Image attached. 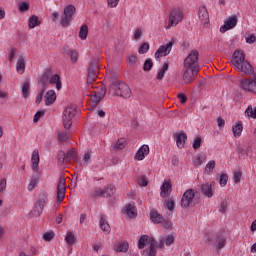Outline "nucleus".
Returning <instances> with one entry per match:
<instances>
[{
  "label": "nucleus",
  "mask_w": 256,
  "mask_h": 256,
  "mask_svg": "<svg viewBox=\"0 0 256 256\" xmlns=\"http://www.w3.org/2000/svg\"><path fill=\"white\" fill-rule=\"evenodd\" d=\"M118 73L108 70L106 81L109 85V92H112L114 96L121 97L124 99L131 98L132 91L128 84L123 81L117 80Z\"/></svg>",
  "instance_id": "f257e3e1"
},
{
  "label": "nucleus",
  "mask_w": 256,
  "mask_h": 256,
  "mask_svg": "<svg viewBox=\"0 0 256 256\" xmlns=\"http://www.w3.org/2000/svg\"><path fill=\"white\" fill-rule=\"evenodd\" d=\"M231 63L235 70L242 72L245 75H251L254 73V67L248 61H246L245 53L241 50H236L233 53Z\"/></svg>",
  "instance_id": "f03ea898"
},
{
  "label": "nucleus",
  "mask_w": 256,
  "mask_h": 256,
  "mask_svg": "<svg viewBox=\"0 0 256 256\" xmlns=\"http://www.w3.org/2000/svg\"><path fill=\"white\" fill-rule=\"evenodd\" d=\"M226 238L218 236V234H208L205 239V244L212 248L215 254H219L220 251L226 246Z\"/></svg>",
  "instance_id": "7ed1b4c3"
},
{
  "label": "nucleus",
  "mask_w": 256,
  "mask_h": 256,
  "mask_svg": "<svg viewBox=\"0 0 256 256\" xmlns=\"http://www.w3.org/2000/svg\"><path fill=\"white\" fill-rule=\"evenodd\" d=\"M149 245V248L146 249L147 256H156V242L154 238H149V236H146V234H143L140 236L138 240V249L142 250L145 249V247Z\"/></svg>",
  "instance_id": "20e7f679"
},
{
  "label": "nucleus",
  "mask_w": 256,
  "mask_h": 256,
  "mask_svg": "<svg viewBox=\"0 0 256 256\" xmlns=\"http://www.w3.org/2000/svg\"><path fill=\"white\" fill-rule=\"evenodd\" d=\"M49 194L46 191H42L38 199L34 203L30 215L32 217H39L43 213L46 203L48 202Z\"/></svg>",
  "instance_id": "39448f33"
},
{
  "label": "nucleus",
  "mask_w": 256,
  "mask_h": 256,
  "mask_svg": "<svg viewBox=\"0 0 256 256\" xmlns=\"http://www.w3.org/2000/svg\"><path fill=\"white\" fill-rule=\"evenodd\" d=\"M196 194L197 191L195 189L186 190L181 198V207L185 209L195 207L198 204Z\"/></svg>",
  "instance_id": "423d86ee"
},
{
  "label": "nucleus",
  "mask_w": 256,
  "mask_h": 256,
  "mask_svg": "<svg viewBox=\"0 0 256 256\" xmlns=\"http://www.w3.org/2000/svg\"><path fill=\"white\" fill-rule=\"evenodd\" d=\"M77 113V106L75 104H69L63 111L62 124L64 129H70L72 126V120Z\"/></svg>",
  "instance_id": "0eeeda50"
},
{
  "label": "nucleus",
  "mask_w": 256,
  "mask_h": 256,
  "mask_svg": "<svg viewBox=\"0 0 256 256\" xmlns=\"http://www.w3.org/2000/svg\"><path fill=\"white\" fill-rule=\"evenodd\" d=\"M184 20V13L180 8H174L170 11L168 17V23L166 29L169 30L171 28L177 27Z\"/></svg>",
  "instance_id": "6e6552de"
},
{
  "label": "nucleus",
  "mask_w": 256,
  "mask_h": 256,
  "mask_svg": "<svg viewBox=\"0 0 256 256\" xmlns=\"http://www.w3.org/2000/svg\"><path fill=\"white\" fill-rule=\"evenodd\" d=\"M174 44L175 41L171 39L166 44L160 45L154 54L155 59L159 61L161 58L169 56Z\"/></svg>",
  "instance_id": "1a4fd4ad"
},
{
  "label": "nucleus",
  "mask_w": 256,
  "mask_h": 256,
  "mask_svg": "<svg viewBox=\"0 0 256 256\" xmlns=\"http://www.w3.org/2000/svg\"><path fill=\"white\" fill-rule=\"evenodd\" d=\"M239 84L243 91L256 95V76L242 78L239 80Z\"/></svg>",
  "instance_id": "9d476101"
},
{
  "label": "nucleus",
  "mask_w": 256,
  "mask_h": 256,
  "mask_svg": "<svg viewBox=\"0 0 256 256\" xmlns=\"http://www.w3.org/2000/svg\"><path fill=\"white\" fill-rule=\"evenodd\" d=\"M199 53L198 51H192L189 55L184 59V68L188 69H200L198 65Z\"/></svg>",
  "instance_id": "9b49d317"
},
{
  "label": "nucleus",
  "mask_w": 256,
  "mask_h": 256,
  "mask_svg": "<svg viewBox=\"0 0 256 256\" xmlns=\"http://www.w3.org/2000/svg\"><path fill=\"white\" fill-rule=\"evenodd\" d=\"M238 24V17L236 15L228 17L222 26H220L219 31L222 34L233 30Z\"/></svg>",
  "instance_id": "f8f14e48"
},
{
  "label": "nucleus",
  "mask_w": 256,
  "mask_h": 256,
  "mask_svg": "<svg viewBox=\"0 0 256 256\" xmlns=\"http://www.w3.org/2000/svg\"><path fill=\"white\" fill-rule=\"evenodd\" d=\"M200 69L184 67L183 81L185 84H191L199 75Z\"/></svg>",
  "instance_id": "ddd939ff"
},
{
  "label": "nucleus",
  "mask_w": 256,
  "mask_h": 256,
  "mask_svg": "<svg viewBox=\"0 0 256 256\" xmlns=\"http://www.w3.org/2000/svg\"><path fill=\"white\" fill-rule=\"evenodd\" d=\"M198 17L201 23L203 24L204 27H208L210 23V16L208 9L205 5H202L198 8Z\"/></svg>",
  "instance_id": "4468645a"
},
{
  "label": "nucleus",
  "mask_w": 256,
  "mask_h": 256,
  "mask_svg": "<svg viewBox=\"0 0 256 256\" xmlns=\"http://www.w3.org/2000/svg\"><path fill=\"white\" fill-rule=\"evenodd\" d=\"M150 154V147L147 144L141 145L134 155L135 161H143Z\"/></svg>",
  "instance_id": "2eb2a0df"
},
{
  "label": "nucleus",
  "mask_w": 256,
  "mask_h": 256,
  "mask_svg": "<svg viewBox=\"0 0 256 256\" xmlns=\"http://www.w3.org/2000/svg\"><path fill=\"white\" fill-rule=\"evenodd\" d=\"M66 188H67L66 181L64 178H61L57 185V202L58 203H62L64 201Z\"/></svg>",
  "instance_id": "dca6fc26"
},
{
  "label": "nucleus",
  "mask_w": 256,
  "mask_h": 256,
  "mask_svg": "<svg viewBox=\"0 0 256 256\" xmlns=\"http://www.w3.org/2000/svg\"><path fill=\"white\" fill-rule=\"evenodd\" d=\"M30 162H31L32 171L38 172L39 164H40V155H39V150L37 148L32 150Z\"/></svg>",
  "instance_id": "f3484780"
},
{
  "label": "nucleus",
  "mask_w": 256,
  "mask_h": 256,
  "mask_svg": "<svg viewBox=\"0 0 256 256\" xmlns=\"http://www.w3.org/2000/svg\"><path fill=\"white\" fill-rule=\"evenodd\" d=\"M175 243V236L173 234H167L166 236H161L159 240L158 247L160 249H164L166 247H170Z\"/></svg>",
  "instance_id": "a211bd4d"
},
{
  "label": "nucleus",
  "mask_w": 256,
  "mask_h": 256,
  "mask_svg": "<svg viewBox=\"0 0 256 256\" xmlns=\"http://www.w3.org/2000/svg\"><path fill=\"white\" fill-rule=\"evenodd\" d=\"M176 145L179 149H183L186 145L188 136L187 133L184 131L176 132L175 135Z\"/></svg>",
  "instance_id": "6ab92c4d"
},
{
  "label": "nucleus",
  "mask_w": 256,
  "mask_h": 256,
  "mask_svg": "<svg viewBox=\"0 0 256 256\" xmlns=\"http://www.w3.org/2000/svg\"><path fill=\"white\" fill-rule=\"evenodd\" d=\"M123 214H125L129 218L137 217V208L135 206V202H131L125 205L123 208Z\"/></svg>",
  "instance_id": "aec40b11"
},
{
  "label": "nucleus",
  "mask_w": 256,
  "mask_h": 256,
  "mask_svg": "<svg viewBox=\"0 0 256 256\" xmlns=\"http://www.w3.org/2000/svg\"><path fill=\"white\" fill-rule=\"evenodd\" d=\"M56 100H57V94H56L55 90L50 89L45 93V96H44L45 106L53 105Z\"/></svg>",
  "instance_id": "412c9836"
},
{
  "label": "nucleus",
  "mask_w": 256,
  "mask_h": 256,
  "mask_svg": "<svg viewBox=\"0 0 256 256\" xmlns=\"http://www.w3.org/2000/svg\"><path fill=\"white\" fill-rule=\"evenodd\" d=\"M217 167V162L215 159H210L206 164L203 169V173L207 176H211L214 174V171Z\"/></svg>",
  "instance_id": "4be33fe9"
},
{
  "label": "nucleus",
  "mask_w": 256,
  "mask_h": 256,
  "mask_svg": "<svg viewBox=\"0 0 256 256\" xmlns=\"http://www.w3.org/2000/svg\"><path fill=\"white\" fill-rule=\"evenodd\" d=\"M161 192H160V196L162 198H167L171 195L172 192V184L170 181H164L163 184L160 187Z\"/></svg>",
  "instance_id": "5701e85b"
},
{
  "label": "nucleus",
  "mask_w": 256,
  "mask_h": 256,
  "mask_svg": "<svg viewBox=\"0 0 256 256\" xmlns=\"http://www.w3.org/2000/svg\"><path fill=\"white\" fill-rule=\"evenodd\" d=\"M16 72L20 75L25 73L26 70V60L23 56H19L16 62Z\"/></svg>",
  "instance_id": "b1692460"
},
{
  "label": "nucleus",
  "mask_w": 256,
  "mask_h": 256,
  "mask_svg": "<svg viewBox=\"0 0 256 256\" xmlns=\"http://www.w3.org/2000/svg\"><path fill=\"white\" fill-rule=\"evenodd\" d=\"M201 191L207 198H212L214 196L212 184L209 182L203 183L201 185Z\"/></svg>",
  "instance_id": "393cba45"
},
{
  "label": "nucleus",
  "mask_w": 256,
  "mask_h": 256,
  "mask_svg": "<svg viewBox=\"0 0 256 256\" xmlns=\"http://www.w3.org/2000/svg\"><path fill=\"white\" fill-rule=\"evenodd\" d=\"M92 155H93V151L92 150H85L81 159L80 164L82 166H87L92 162Z\"/></svg>",
  "instance_id": "a878e982"
},
{
  "label": "nucleus",
  "mask_w": 256,
  "mask_h": 256,
  "mask_svg": "<svg viewBox=\"0 0 256 256\" xmlns=\"http://www.w3.org/2000/svg\"><path fill=\"white\" fill-rule=\"evenodd\" d=\"M49 84L55 85V88L57 91H60L62 89V81L58 74H53L49 78Z\"/></svg>",
  "instance_id": "bb28decb"
},
{
  "label": "nucleus",
  "mask_w": 256,
  "mask_h": 256,
  "mask_svg": "<svg viewBox=\"0 0 256 256\" xmlns=\"http://www.w3.org/2000/svg\"><path fill=\"white\" fill-rule=\"evenodd\" d=\"M65 55L69 57L70 62L72 64H76L78 62V60H79V54L74 49H67V50H65Z\"/></svg>",
  "instance_id": "cd10ccee"
},
{
  "label": "nucleus",
  "mask_w": 256,
  "mask_h": 256,
  "mask_svg": "<svg viewBox=\"0 0 256 256\" xmlns=\"http://www.w3.org/2000/svg\"><path fill=\"white\" fill-rule=\"evenodd\" d=\"M73 18L71 16L63 13L61 18H60V25L62 28H68L71 26Z\"/></svg>",
  "instance_id": "c85d7f7f"
},
{
  "label": "nucleus",
  "mask_w": 256,
  "mask_h": 256,
  "mask_svg": "<svg viewBox=\"0 0 256 256\" xmlns=\"http://www.w3.org/2000/svg\"><path fill=\"white\" fill-rule=\"evenodd\" d=\"M150 219L154 224H161L164 221V217L157 211L150 212Z\"/></svg>",
  "instance_id": "c756f323"
},
{
  "label": "nucleus",
  "mask_w": 256,
  "mask_h": 256,
  "mask_svg": "<svg viewBox=\"0 0 256 256\" xmlns=\"http://www.w3.org/2000/svg\"><path fill=\"white\" fill-rule=\"evenodd\" d=\"M243 129H244V127H243L242 123H235L232 126V133H233L234 138H240L242 135Z\"/></svg>",
  "instance_id": "7c9ffc66"
},
{
  "label": "nucleus",
  "mask_w": 256,
  "mask_h": 256,
  "mask_svg": "<svg viewBox=\"0 0 256 256\" xmlns=\"http://www.w3.org/2000/svg\"><path fill=\"white\" fill-rule=\"evenodd\" d=\"M89 27L86 24H83L79 29L78 37L81 41H85L88 38Z\"/></svg>",
  "instance_id": "2f4dec72"
},
{
  "label": "nucleus",
  "mask_w": 256,
  "mask_h": 256,
  "mask_svg": "<svg viewBox=\"0 0 256 256\" xmlns=\"http://www.w3.org/2000/svg\"><path fill=\"white\" fill-rule=\"evenodd\" d=\"M169 70V63L165 62L162 66V68H160L157 72V76L156 79L159 81H162L165 77L166 72Z\"/></svg>",
  "instance_id": "473e14b6"
},
{
  "label": "nucleus",
  "mask_w": 256,
  "mask_h": 256,
  "mask_svg": "<svg viewBox=\"0 0 256 256\" xmlns=\"http://www.w3.org/2000/svg\"><path fill=\"white\" fill-rule=\"evenodd\" d=\"M99 225H100L101 230L104 233H110L111 227H110L108 221L106 220V218L104 216L100 217Z\"/></svg>",
  "instance_id": "72a5a7b5"
},
{
  "label": "nucleus",
  "mask_w": 256,
  "mask_h": 256,
  "mask_svg": "<svg viewBox=\"0 0 256 256\" xmlns=\"http://www.w3.org/2000/svg\"><path fill=\"white\" fill-rule=\"evenodd\" d=\"M205 162V157L202 154H196L192 158V164L194 167H201Z\"/></svg>",
  "instance_id": "f704fd0d"
},
{
  "label": "nucleus",
  "mask_w": 256,
  "mask_h": 256,
  "mask_svg": "<svg viewBox=\"0 0 256 256\" xmlns=\"http://www.w3.org/2000/svg\"><path fill=\"white\" fill-rule=\"evenodd\" d=\"M129 250L128 242H121V244H116L114 246V251L119 253H126Z\"/></svg>",
  "instance_id": "c9c22d12"
},
{
  "label": "nucleus",
  "mask_w": 256,
  "mask_h": 256,
  "mask_svg": "<svg viewBox=\"0 0 256 256\" xmlns=\"http://www.w3.org/2000/svg\"><path fill=\"white\" fill-rule=\"evenodd\" d=\"M90 196L92 198H98V197H104L105 196V190H103L102 187H95L91 190Z\"/></svg>",
  "instance_id": "e433bc0d"
},
{
  "label": "nucleus",
  "mask_w": 256,
  "mask_h": 256,
  "mask_svg": "<svg viewBox=\"0 0 256 256\" xmlns=\"http://www.w3.org/2000/svg\"><path fill=\"white\" fill-rule=\"evenodd\" d=\"M63 13L71 18H73V16L76 13V7L73 4H68L64 7L63 9Z\"/></svg>",
  "instance_id": "4c0bfd02"
},
{
  "label": "nucleus",
  "mask_w": 256,
  "mask_h": 256,
  "mask_svg": "<svg viewBox=\"0 0 256 256\" xmlns=\"http://www.w3.org/2000/svg\"><path fill=\"white\" fill-rule=\"evenodd\" d=\"M29 93H30V83L28 81H25L23 84H22V87H21V94H22V97L24 99H27L29 97Z\"/></svg>",
  "instance_id": "58836bf2"
},
{
  "label": "nucleus",
  "mask_w": 256,
  "mask_h": 256,
  "mask_svg": "<svg viewBox=\"0 0 256 256\" xmlns=\"http://www.w3.org/2000/svg\"><path fill=\"white\" fill-rule=\"evenodd\" d=\"M39 25H40V22H39L38 16L32 15L28 19V27H29V29H34L35 27H37Z\"/></svg>",
  "instance_id": "ea45409f"
},
{
  "label": "nucleus",
  "mask_w": 256,
  "mask_h": 256,
  "mask_svg": "<svg viewBox=\"0 0 256 256\" xmlns=\"http://www.w3.org/2000/svg\"><path fill=\"white\" fill-rule=\"evenodd\" d=\"M39 183V178L36 176L31 177L29 180V183L27 184V190L28 191H33Z\"/></svg>",
  "instance_id": "a19ab883"
},
{
  "label": "nucleus",
  "mask_w": 256,
  "mask_h": 256,
  "mask_svg": "<svg viewBox=\"0 0 256 256\" xmlns=\"http://www.w3.org/2000/svg\"><path fill=\"white\" fill-rule=\"evenodd\" d=\"M30 10V3L27 1H20L18 3V11L20 13H25L28 12Z\"/></svg>",
  "instance_id": "79ce46f5"
},
{
  "label": "nucleus",
  "mask_w": 256,
  "mask_h": 256,
  "mask_svg": "<svg viewBox=\"0 0 256 256\" xmlns=\"http://www.w3.org/2000/svg\"><path fill=\"white\" fill-rule=\"evenodd\" d=\"M244 114H245V117L256 119V107L253 108L252 105H249L246 108Z\"/></svg>",
  "instance_id": "37998d69"
},
{
  "label": "nucleus",
  "mask_w": 256,
  "mask_h": 256,
  "mask_svg": "<svg viewBox=\"0 0 256 256\" xmlns=\"http://www.w3.org/2000/svg\"><path fill=\"white\" fill-rule=\"evenodd\" d=\"M102 191H104V196H112L115 193L116 188L113 184H108L102 188Z\"/></svg>",
  "instance_id": "c03bdc74"
},
{
  "label": "nucleus",
  "mask_w": 256,
  "mask_h": 256,
  "mask_svg": "<svg viewBox=\"0 0 256 256\" xmlns=\"http://www.w3.org/2000/svg\"><path fill=\"white\" fill-rule=\"evenodd\" d=\"M42 238L45 242H51L55 238V232L53 230L46 231Z\"/></svg>",
  "instance_id": "a18cd8bd"
},
{
  "label": "nucleus",
  "mask_w": 256,
  "mask_h": 256,
  "mask_svg": "<svg viewBox=\"0 0 256 256\" xmlns=\"http://www.w3.org/2000/svg\"><path fill=\"white\" fill-rule=\"evenodd\" d=\"M238 151L241 155L248 157L253 152V148H252V146L239 147Z\"/></svg>",
  "instance_id": "49530a36"
},
{
  "label": "nucleus",
  "mask_w": 256,
  "mask_h": 256,
  "mask_svg": "<svg viewBox=\"0 0 256 256\" xmlns=\"http://www.w3.org/2000/svg\"><path fill=\"white\" fill-rule=\"evenodd\" d=\"M150 50V45L147 42H144L140 45V47L138 48V54L139 55H145L149 52Z\"/></svg>",
  "instance_id": "de8ad7c7"
},
{
  "label": "nucleus",
  "mask_w": 256,
  "mask_h": 256,
  "mask_svg": "<svg viewBox=\"0 0 256 256\" xmlns=\"http://www.w3.org/2000/svg\"><path fill=\"white\" fill-rule=\"evenodd\" d=\"M229 176L227 172H222L220 174L219 183L221 187H225L228 184Z\"/></svg>",
  "instance_id": "09e8293b"
},
{
  "label": "nucleus",
  "mask_w": 256,
  "mask_h": 256,
  "mask_svg": "<svg viewBox=\"0 0 256 256\" xmlns=\"http://www.w3.org/2000/svg\"><path fill=\"white\" fill-rule=\"evenodd\" d=\"M75 241H76V238H75L74 234L71 231H68L65 236V242L68 245H73L75 243Z\"/></svg>",
  "instance_id": "8fccbe9b"
},
{
  "label": "nucleus",
  "mask_w": 256,
  "mask_h": 256,
  "mask_svg": "<svg viewBox=\"0 0 256 256\" xmlns=\"http://www.w3.org/2000/svg\"><path fill=\"white\" fill-rule=\"evenodd\" d=\"M57 161L60 165H63L64 163H67L66 160V153L62 150L58 151L57 153Z\"/></svg>",
  "instance_id": "3c124183"
},
{
  "label": "nucleus",
  "mask_w": 256,
  "mask_h": 256,
  "mask_svg": "<svg viewBox=\"0 0 256 256\" xmlns=\"http://www.w3.org/2000/svg\"><path fill=\"white\" fill-rule=\"evenodd\" d=\"M58 139L60 142H67L70 139V134L67 131H60L58 133Z\"/></svg>",
  "instance_id": "603ef678"
},
{
  "label": "nucleus",
  "mask_w": 256,
  "mask_h": 256,
  "mask_svg": "<svg viewBox=\"0 0 256 256\" xmlns=\"http://www.w3.org/2000/svg\"><path fill=\"white\" fill-rule=\"evenodd\" d=\"M65 158H66V162H70L71 160H75L76 159V153L74 150L72 149H68L66 154H65Z\"/></svg>",
  "instance_id": "864d4df0"
},
{
  "label": "nucleus",
  "mask_w": 256,
  "mask_h": 256,
  "mask_svg": "<svg viewBox=\"0 0 256 256\" xmlns=\"http://www.w3.org/2000/svg\"><path fill=\"white\" fill-rule=\"evenodd\" d=\"M165 207L169 210V211H173L175 208V202L172 198H167L165 200Z\"/></svg>",
  "instance_id": "5fc2aeb1"
},
{
  "label": "nucleus",
  "mask_w": 256,
  "mask_h": 256,
  "mask_svg": "<svg viewBox=\"0 0 256 256\" xmlns=\"http://www.w3.org/2000/svg\"><path fill=\"white\" fill-rule=\"evenodd\" d=\"M98 70L90 67L88 71V78L94 81L97 78Z\"/></svg>",
  "instance_id": "6e6d98bb"
},
{
  "label": "nucleus",
  "mask_w": 256,
  "mask_h": 256,
  "mask_svg": "<svg viewBox=\"0 0 256 256\" xmlns=\"http://www.w3.org/2000/svg\"><path fill=\"white\" fill-rule=\"evenodd\" d=\"M152 68H153V61L151 59L145 60L143 65V70L145 72H148V71H151Z\"/></svg>",
  "instance_id": "4d7b16f0"
},
{
  "label": "nucleus",
  "mask_w": 256,
  "mask_h": 256,
  "mask_svg": "<svg viewBox=\"0 0 256 256\" xmlns=\"http://www.w3.org/2000/svg\"><path fill=\"white\" fill-rule=\"evenodd\" d=\"M232 179H233L234 183L239 184L241 182V179H242V172L241 171H235L233 173Z\"/></svg>",
  "instance_id": "13d9d810"
},
{
  "label": "nucleus",
  "mask_w": 256,
  "mask_h": 256,
  "mask_svg": "<svg viewBox=\"0 0 256 256\" xmlns=\"http://www.w3.org/2000/svg\"><path fill=\"white\" fill-rule=\"evenodd\" d=\"M126 146V140L124 138L118 139L115 143V148L118 150L124 149Z\"/></svg>",
  "instance_id": "bf43d9fd"
},
{
  "label": "nucleus",
  "mask_w": 256,
  "mask_h": 256,
  "mask_svg": "<svg viewBox=\"0 0 256 256\" xmlns=\"http://www.w3.org/2000/svg\"><path fill=\"white\" fill-rule=\"evenodd\" d=\"M137 61V56L135 54H130L127 56V64L129 66H134Z\"/></svg>",
  "instance_id": "052dcab7"
},
{
  "label": "nucleus",
  "mask_w": 256,
  "mask_h": 256,
  "mask_svg": "<svg viewBox=\"0 0 256 256\" xmlns=\"http://www.w3.org/2000/svg\"><path fill=\"white\" fill-rule=\"evenodd\" d=\"M229 206V202L227 200H224L219 205V211L221 213H226Z\"/></svg>",
  "instance_id": "680f3d73"
},
{
  "label": "nucleus",
  "mask_w": 256,
  "mask_h": 256,
  "mask_svg": "<svg viewBox=\"0 0 256 256\" xmlns=\"http://www.w3.org/2000/svg\"><path fill=\"white\" fill-rule=\"evenodd\" d=\"M202 145V138L196 137L193 141L192 147L194 150H198Z\"/></svg>",
  "instance_id": "e2e57ef3"
},
{
  "label": "nucleus",
  "mask_w": 256,
  "mask_h": 256,
  "mask_svg": "<svg viewBox=\"0 0 256 256\" xmlns=\"http://www.w3.org/2000/svg\"><path fill=\"white\" fill-rule=\"evenodd\" d=\"M143 35V30L141 28H136L134 31V40L140 41Z\"/></svg>",
  "instance_id": "0e129e2a"
},
{
  "label": "nucleus",
  "mask_w": 256,
  "mask_h": 256,
  "mask_svg": "<svg viewBox=\"0 0 256 256\" xmlns=\"http://www.w3.org/2000/svg\"><path fill=\"white\" fill-rule=\"evenodd\" d=\"M161 223H162V226L167 230L173 228V222L169 219H163Z\"/></svg>",
  "instance_id": "69168bd1"
},
{
  "label": "nucleus",
  "mask_w": 256,
  "mask_h": 256,
  "mask_svg": "<svg viewBox=\"0 0 256 256\" xmlns=\"http://www.w3.org/2000/svg\"><path fill=\"white\" fill-rule=\"evenodd\" d=\"M247 44H254L256 43V35L255 34H248L245 38Z\"/></svg>",
  "instance_id": "338daca9"
},
{
  "label": "nucleus",
  "mask_w": 256,
  "mask_h": 256,
  "mask_svg": "<svg viewBox=\"0 0 256 256\" xmlns=\"http://www.w3.org/2000/svg\"><path fill=\"white\" fill-rule=\"evenodd\" d=\"M108 8L114 9L119 5L120 0H106Z\"/></svg>",
  "instance_id": "774afa93"
}]
</instances>
